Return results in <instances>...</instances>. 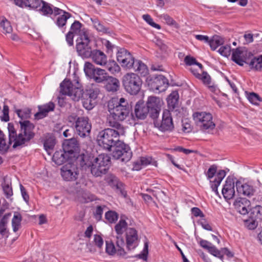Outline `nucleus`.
Returning <instances> with one entry per match:
<instances>
[{
  "label": "nucleus",
  "instance_id": "6",
  "mask_svg": "<svg viewBox=\"0 0 262 262\" xmlns=\"http://www.w3.org/2000/svg\"><path fill=\"white\" fill-rule=\"evenodd\" d=\"M193 117L196 125L202 131L209 133L214 129L215 124L212 121V116L210 113L205 112H195Z\"/></svg>",
  "mask_w": 262,
  "mask_h": 262
},
{
  "label": "nucleus",
  "instance_id": "57",
  "mask_svg": "<svg viewBox=\"0 0 262 262\" xmlns=\"http://www.w3.org/2000/svg\"><path fill=\"white\" fill-rule=\"evenodd\" d=\"M231 50V49L230 46L227 45L221 47L219 50V52L221 55L225 57H228L230 55Z\"/></svg>",
  "mask_w": 262,
  "mask_h": 262
},
{
  "label": "nucleus",
  "instance_id": "40",
  "mask_svg": "<svg viewBox=\"0 0 262 262\" xmlns=\"http://www.w3.org/2000/svg\"><path fill=\"white\" fill-rule=\"evenodd\" d=\"M250 217L252 219H261L262 218V206L256 205L250 210Z\"/></svg>",
  "mask_w": 262,
  "mask_h": 262
},
{
  "label": "nucleus",
  "instance_id": "11",
  "mask_svg": "<svg viewBox=\"0 0 262 262\" xmlns=\"http://www.w3.org/2000/svg\"><path fill=\"white\" fill-rule=\"evenodd\" d=\"M91 41L86 32H83L76 40V50L82 58H89L92 51Z\"/></svg>",
  "mask_w": 262,
  "mask_h": 262
},
{
  "label": "nucleus",
  "instance_id": "46",
  "mask_svg": "<svg viewBox=\"0 0 262 262\" xmlns=\"http://www.w3.org/2000/svg\"><path fill=\"white\" fill-rule=\"evenodd\" d=\"M247 98L249 102L254 105H258L259 102L262 101L261 98L254 92H246Z\"/></svg>",
  "mask_w": 262,
  "mask_h": 262
},
{
  "label": "nucleus",
  "instance_id": "34",
  "mask_svg": "<svg viewBox=\"0 0 262 262\" xmlns=\"http://www.w3.org/2000/svg\"><path fill=\"white\" fill-rule=\"evenodd\" d=\"M135 72L145 76L148 73V69L146 64L140 60H135L132 68Z\"/></svg>",
  "mask_w": 262,
  "mask_h": 262
},
{
  "label": "nucleus",
  "instance_id": "54",
  "mask_svg": "<svg viewBox=\"0 0 262 262\" xmlns=\"http://www.w3.org/2000/svg\"><path fill=\"white\" fill-rule=\"evenodd\" d=\"M98 94L96 91L93 89L86 90L85 92L82 90V96L88 97L92 100L95 101L97 98Z\"/></svg>",
  "mask_w": 262,
  "mask_h": 262
},
{
  "label": "nucleus",
  "instance_id": "9",
  "mask_svg": "<svg viewBox=\"0 0 262 262\" xmlns=\"http://www.w3.org/2000/svg\"><path fill=\"white\" fill-rule=\"evenodd\" d=\"M113 147H114V149L112 156L114 159L120 160L123 162L129 161L132 156V152L127 144L119 140Z\"/></svg>",
  "mask_w": 262,
  "mask_h": 262
},
{
  "label": "nucleus",
  "instance_id": "24",
  "mask_svg": "<svg viewBox=\"0 0 262 262\" xmlns=\"http://www.w3.org/2000/svg\"><path fill=\"white\" fill-rule=\"evenodd\" d=\"M234 180L233 178L228 177L222 189V194L226 200H230L235 194Z\"/></svg>",
  "mask_w": 262,
  "mask_h": 262
},
{
  "label": "nucleus",
  "instance_id": "3",
  "mask_svg": "<svg viewBox=\"0 0 262 262\" xmlns=\"http://www.w3.org/2000/svg\"><path fill=\"white\" fill-rule=\"evenodd\" d=\"M107 128L99 132L97 136L98 145L103 148L111 151L112 148L119 140L120 135L124 133V128Z\"/></svg>",
  "mask_w": 262,
  "mask_h": 262
},
{
  "label": "nucleus",
  "instance_id": "60",
  "mask_svg": "<svg viewBox=\"0 0 262 262\" xmlns=\"http://www.w3.org/2000/svg\"><path fill=\"white\" fill-rule=\"evenodd\" d=\"M256 220L251 219V220L246 221V225L250 230H253L256 228L258 225Z\"/></svg>",
  "mask_w": 262,
  "mask_h": 262
},
{
  "label": "nucleus",
  "instance_id": "14",
  "mask_svg": "<svg viewBox=\"0 0 262 262\" xmlns=\"http://www.w3.org/2000/svg\"><path fill=\"white\" fill-rule=\"evenodd\" d=\"M60 171L61 176L65 181H74L78 178V168L73 161L67 162L61 168Z\"/></svg>",
  "mask_w": 262,
  "mask_h": 262
},
{
  "label": "nucleus",
  "instance_id": "36",
  "mask_svg": "<svg viewBox=\"0 0 262 262\" xmlns=\"http://www.w3.org/2000/svg\"><path fill=\"white\" fill-rule=\"evenodd\" d=\"M15 113L18 117L20 118V121H28L27 119L31 117V109L29 108L18 109L15 111Z\"/></svg>",
  "mask_w": 262,
  "mask_h": 262
},
{
  "label": "nucleus",
  "instance_id": "49",
  "mask_svg": "<svg viewBox=\"0 0 262 262\" xmlns=\"http://www.w3.org/2000/svg\"><path fill=\"white\" fill-rule=\"evenodd\" d=\"M104 180L105 182L113 188H115L120 182L117 177L112 174L107 175L105 177Z\"/></svg>",
  "mask_w": 262,
  "mask_h": 262
},
{
  "label": "nucleus",
  "instance_id": "37",
  "mask_svg": "<svg viewBox=\"0 0 262 262\" xmlns=\"http://www.w3.org/2000/svg\"><path fill=\"white\" fill-rule=\"evenodd\" d=\"M104 66L113 74L119 73L121 70L120 66L114 60H110L108 61L106 60Z\"/></svg>",
  "mask_w": 262,
  "mask_h": 262
},
{
  "label": "nucleus",
  "instance_id": "19",
  "mask_svg": "<svg viewBox=\"0 0 262 262\" xmlns=\"http://www.w3.org/2000/svg\"><path fill=\"white\" fill-rule=\"evenodd\" d=\"M51 9L52 12L49 15L52 14H54L55 16L60 15L57 17L55 23L59 28H63L66 25L67 20L72 16L71 14L54 7L53 5H52Z\"/></svg>",
  "mask_w": 262,
  "mask_h": 262
},
{
  "label": "nucleus",
  "instance_id": "33",
  "mask_svg": "<svg viewBox=\"0 0 262 262\" xmlns=\"http://www.w3.org/2000/svg\"><path fill=\"white\" fill-rule=\"evenodd\" d=\"M226 176V172L224 170H220L217 172L213 181H211V188L212 190L216 194H219L217 191L218 186L220 185L222 181Z\"/></svg>",
  "mask_w": 262,
  "mask_h": 262
},
{
  "label": "nucleus",
  "instance_id": "62",
  "mask_svg": "<svg viewBox=\"0 0 262 262\" xmlns=\"http://www.w3.org/2000/svg\"><path fill=\"white\" fill-rule=\"evenodd\" d=\"M94 241L95 244L99 248H101L103 244V240L100 235H94Z\"/></svg>",
  "mask_w": 262,
  "mask_h": 262
},
{
  "label": "nucleus",
  "instance_id": "28",
  "mask_svg": "<svg viewBox=\"0 0 262 262\" xmlns=\"http://www.w3.org/2000/svg\"><path fill=\"white\" fill-rule=\"evenodd\" d=\"M93 162H94V157L93 156L84 154L79 155L75 160L76 165L79 164L83 169L85 170L87 168H89L91 167Z\"/></svg>",
  "mask_w": 262,
  "mask_h": 262
},
{
  "label": "nucleus",
  "instance_id": "38",
  "mask_svg": "<svg viewBox=\"0 0 262 262\" xmlns=\"http://www.w3.org/2000/svg\"><path fill=\"white\" fill-rule=\"evenodd\" d=\"M91 20L92 21L94 28L100 32L103 33H109V28L105 27L100 21L97 18H91Z\"/></svg>",
  "mask_w": 262,
  "mask_h": 262
},
{
  "label": "nucleus",
  "instance_id": "5",
  "mask_svg": "<svg viewBox=\"0 0 262 262\" xmlns=\"http://www.w3.org/2000/svg\"><path fill=\"white\" fill-rule=\"evenodd\" d=\"M122 84L125 91L132 95H136L140 91L142 80L134 73H127L122 77Z\"/></svg>",
  "mask_w": 262,
  "mask_h": 262
},
{
  "label": "nucleus",
  "instance_id": "39",
  "mask_svg": "<svg viewBox=\"0 0 262 262\" xmlns=\"http://www.w3.org/2000/svg\"><path fill=\"white\" fill-rule=\"evenodd\" d=\"M21 220V215L18 212L15 213L12 220V226L14 232H17L20 228Z\"/></svg>",
  "mask_w": 262,
  "mask_h": 262
},
{
  "label": "nucleus",
  "instance_id": "7",
  "mask_svg": "<svg viewBox=\"0 0 262 262\" xmlns=\"http://www.w3.org/2000/svg\"><path fill=\"white\" fill-rule=\"evenodd\" d=\"M60 93L70 96L74 101H78L82 96V89L77 82V86H74L72 82L65 79L60 84Z\"/></svg>",
  "mask_w": 262,
  "mask_h": 262
},
{
  "label": "nucleus",
  "instance_id": "51",
  "mask_svg": "<svg viewBox=\"0 0 262 262\" xmlns=\"http://www.w3.org/2000/svg\"><path fill=\"white\" fill-rule=\"evenodd\" d=\"M81 98H82L83 106L86 110H90L94 107L96 102L95 101L88 97H81Z\"/></svg>",
  "mask_w": 262,
  "mask_h": 262
},
{
  "label": "nucleus",
  "instance_id": "29",
  "mask_svg": "<svg viewBox=\"0 0 262 262\" xmlns=\"http://www.w3.org/2000/svg\"><path fill=\"white\" fill-rule=\"evenodd\" d=\"M89 58H91L96 64L101 66H104L107 59L106 55L102 51L97 49L92 50Z\"/></svg>",
  "mask_w": 262,
  "mask_h": 262
},
{
  "label": "nucleus",
  "instance_id": "12",
  "mask_svg": "<svg viewBox=\"0 0 262 262\" xmlns=\"http://www.w3.org/2000/svg\"><path fill=\"white\" fill-rule=\"evenodd\" d=\"M128 228L127 223L123 219H121L114 227L115 230L117 234L116 244L118 248V254L121 255V256H123L126 254V252L123 248L125 245V242L122 234L124 231H125V232H126Z\"/></svg>",
  "mask_w": 262,
  "mask_h": 262
},
{
  "label": "nucleus",
  "instance_id": "8",
  "mask_svg": "<svg viewBox=\"0 0 262 262\" xmlns=\"http://www.w3.org/2000/svg\"><path fill=\"white\" fill-rule=\"evenodd\" d=\"M84 71L87 76L93 79L97 83L104 82L108 76V74L105 70L95 68L92 63L89 62L85 63Z\"/></svg>",
  "mask_w": 262,
  "mask_h": 262
},
{
  "label": "nucleus",
  "instance_id": "4",
  "mask_svg": "<svg viewBox=\"0 0 262 262\" xmlns=\"http://www.w3.org/2000/svg\"><path fill=\"white\" fill-rule=\"evenodd\" d=\"M67 121L80 137L84 138L90 136L92 124L88 117H79L76 114H72L68 117Z\"/></svg>",
  "mask_w": 262,
  "mask_h": 262
},
{
  "label": "nucleus",
  "instance_id": "25",
  "mask_svg": "<svg viewBox=\"0 0 262 262\" xmlns=\"http://www.w3.org/2000/svg\"><path fill=\"white\" fill-rule=\"evenodd\" d=\"M251 203L246 198H239L234 202V206L236 210L243 215L247 214Z\"/></svg>",
  "mask_w": 262,
  "mask_h": 262
},
{
  "label": "nucleus",
  "instance_id": "13",
  "mask_svg": "<svg viewBox=\"0 0 262 262\" xmlns=\"http://www.w3.org/2000/svg\"><path fill=\"white\" fill-rule=\"evenodd\" d=\"M255 57L251 52L245 49L237 48L232 50L231 59L240 66H243L244 63L249 65L250 61Z\"/></svg>",
  "mask_w": 262,
  "mask_h": 262
},
{
  "label": "nucleus",
  "instance_id": "15",
  "mask_svg": "<svg viewBox=\"0 0 262 262\" xmlns=\"http://www.w3.org/2000/svg\"><path fill=\"white\" fill-rule=\"evenodd\" d=\"M52 5L42 0H28L27 7L38 11L45 16H49L52 11Z\"/></svg>",
  "mask_w": 262,
  "mask_h": 262
},
{
  "label": "nucleus",
  "instance_id": "17",
  "mask_svg": "<svg viewBox=\"0 0 262 262\" xmlns=\"http://www.w3.org/2000/svg\"><path fill=\"white\" fill-rule=\"evenodd\" d=\"M161 101L160 98L150 96L148 98L146 105L149 111V117L154 120L158 118L161 108Z\"/></svg>",
  "mask_w": 262,
  "mask_h": 262
},
{
  "label": "nucleus",
  "instance_id": "1",
  "mask_svg": "<svg viewBox=\"0 0 262 262\" xmlns=\"http://www.w3.org/2000/svg\"><path fill=\"white\" fill-rule=\"evenodd\" d=\"M19 124V133H17V128L12 123L8 124L9 140L7 142L6 136L0 129V151L7 152L10 146L13 143L12 147L14 149L22 148L27 146L35 135L34 132V124L30 121L18 122Z\"/></svg>",
  "mask_w": 262,
  "mask_h": 262
},
{
  "label": "nucleus",
  "instance_id": "20",
  "mask_svg": "<svg viewBox=\"0 0 262 262\" xmlns=\"http://www.w3.org/2000/svg\"><path fill=\"white\" fill-rule=\"evenodd\" d=\"M126 245L128 250L135 249L139 242L137 231L134 228H128L125 232Z\"/></svg>",
  "mask_w": 262,
  "mask_h": 262
},
{
  "label": "nucleus",
  "instance_id": "48",
  "mask_svg": "<svg viewBox=\"0 0 262 262\" xmlns=\"http://www.w3.org/2000/svg\"><path fill=\"white\" fill-rule=\"evenodd\" d=\"M117 247H118L117 246ZM118 249V248H116L112 241H106L105 251L108 255H114L115 253H117L119 255ZM119 256L120 255H119Z\"/></svg>",
  "mask_w": 262,
  "mask_h": 262
},
{
  "label": "nucleus",
  "instance_id": "56",
  "mask_svg": "<svg viewBox=\"0 0 262 262\" xmlns=\"http://www.w3.org/2000/svg\"><path fill=\"white\" fill-rule=\"evenodd\" d=\"M114 188H115L117 192L119 193L123 198H125L127 197V192L125 190V186L122 182L120 181Z\"/></svg>",
  "mask_w": 262,
  "mask_h": 262
},
{
  "label": "nucleus",
  "instance_id": "53",
  "mask_svg": "<svg viewBox=\"0 0 262 262\" xmlns=\"http://www.w3.org/2000/svg\"><path fill=\"white\" fill-rule=\"evenodd\" d=\"M95 200V196L89 192H83L81 194L80 201L83 203L92 202Z\"/></svg>",
  "mask_w": 262,
  "mask_h": 262
},
{
  "label": "nucleus",
  "instance_id": "63",
  "mask_svg": "<svg viewBox=\"0 0 262 262\" xmlns=\"http://www.w3.org/2000/svg\"><path fill=\"white\" fill-rule=\"evenodd\" d=\"M191 213L195 217H204V214L201 209L198 207H193L191 208Z\"/></svg>",
  "mask_w": 262,
  "mask_h": 262
},
{
  "label": "nucleus",
  "instance_id": "52",
  "mask_svg": "<svg viewBox=\"0 0 262 262\" xmlns=\"http://www.w3.org/2000/svg\"><path fill=\"white\" fill-rule=\"evenodd\" d=\"M148 253V242L147 241L144 242V248L141 253L136 255L134 257H137L139 259H142L144 260H146L147 258V255Z\"/></svg>",
  "mask_w": 262,
  "mask_h": 262
},
{
  "label": "nucleus",
  "instance_id": "35",
  "mask_svg": "<svg viewBox=\"0 0 262 262\" xmlns=\"http://www.w3.org/2000/svg\"><path fill=\"white\" fill-rule=\"evenodd\" d=\"M55 139L52 136H49L46 137L43 142L45 149L48 154H50V151L52 150L55 145Z\"/></svg>",
  "mask_w": 262,
  "mask_h": 262
},
{
  "label": "nucleus",
  "instance_id": "42",
  "mask_svg": "<svg viewBox=\"0 0 262 262\" xmlns=\"http://www.w3.org/2000/svg\"><path fill=\"white\" fill-rule=\"evenodd\" d=\"M249 67L252 70L260 71L262 69V55L252 59L249 63Z\"/></svg>",
  "mask_w": 262,
  "mask_h": 262
},
{
  "label": "nucleus",
  "instance_id": "16",
  "mask_svg": "<svg viewBox=\"0 0 262 262\" xmlns=\"http://www.w3.org/2000/svg\"><path fill=\"white\" fill-rule=\"evenodd\" d=\"M117 61L122 67L131 69L134 66L135 58L131 53L124 48H120L117 52Z\"/></svg>",
  "mask_w": 262,
  "mask_h": 262
},
{
  "label": "nucleus",
  "instance_id": "61",
  "mask_svg": "<svg viewBox=\"0 0 262 262\" xmlns=\"http://www.w3.org/2000/svg\"><path fill=\"white\" fill-rule=\"evenodd\" d=\"M154 42L156 45L161 50L166 51L167 49V46L163 42V41L160 38H155Z\"/></svg>",
  "mask_w": 262,
  "mask_h": 262
},
{
  "label": "nucleus",
  "instance_id": "27",
  "mask_svg": "<svg viewBox=\"0 0 262 262\" xmlns=\"http://www.w3.org/2000/svg\"><path fill=\"white\" fill-rule=\"evenodd\" d=\"M38 112L34 115L35 119L39 120L42 119L48 115L49 112L53 111L55 108V104L52 102L42 105H38Z\"/></svg>",
  "mask_w": 262,
  "mask_h": 262
},
{
  "label": "nucleus",
  "instance_id": "26",
  "mask_svg": "<svg viewBox=\"0 0 262 262\" xmlns=\"http://www.w3.org/2000/svg\"><path fill=\"white\" fill-rule=\"evenodd\" d=\"M52 160L58 165H61L64 163L73 161L74 159L69 156L63 149L56 151L53 155Z\"/></svg>",
  "mask_w": 262,
  "mask_h": 262
},
{
  "label": "nucleus",
  "instance_id": "31",
  "mask_svg": "<svg viewBox=\"0 0 262 262\" xmlns=\"http://www.w3.org/2000/svg\"><path fill=\"white\" fill-rule=\"evenodd\" d=\"M179 95L177 91H173L167 98V104L169 109L176 112L178 111Z\"/></svg>",
  "mask_w": 262,
  "mask_h": 262
},
{
  "label": "nucleus",
  "instance_id": "43",
  "mask_svg": "<svg viewBox=\"0 0 262 262\" xmlns=\"http://www.w3.org/2000/svg\"><path fill=\"white\" fill-rule=\"evenodd\" d=\"M82 27V24L80 23L78 20H75L74 22L72 24L70 27V31L73 34L75 35H79L80 36V35L82 34L83 32H86L84 31L83 30H81V28Z\"/></svg>",
  "mask_w": 262,
  "mask_h": 262
},
{
  "label": "nucleus",
  "instance_id": "47",
  "mask_svg": "<svg viewBox=\"0 0 262 262\" xmlns=\"http://www.w3.org/2000/svg\"><path fill=\"white\" fill-rule=\"evenodd\" d=\"M119 214L115 211L109 210L105 214V218L110 223H115L118 220Z\"/></svg>",
  "mask_w": 262,
  "mask_h": 262
},
{
  "label": "nucleus",
  "instance_id": "2",
  "mask_svg": "<svg viewBox=\"0 0 262 262\" xmlns=\"http://www.w3.org/2000/svg\"><path fill=\"white\" fill-rule=\"evenodd\" d=\"M131 109V106L125 98H112L107 103V110L110 113L106 119L108 125L118 128L124 127L119 121H122L128 117Z\"/></svg>",
  "mask_w": 262,
  "mask_h": 262
},
{
  "label": "nucleus",
  "instance_id": "41",
  "mask_svg": "<svg viewBox=\"0 0 262 262\" xmlns=\"http://www.w3.org/2000/svg\"><path fill=\"white\" fill-rule=\"evenodd\" d=\"M101 166L98 164V163L95 161L93 162V163L90 167L91 173L96 177H100L102 174H105L107 171H101Z\"/></svg>",
  "mask_w": 262,
  "mask_h": 262
},
{
  "label": "nucleus",
  "instance_id": "23",
  "mask_svg": "<svg viewBox=\"0 0 262 262\" xmlns=\"http://www.w3.org/2000/svg\"><path fill=\"white\" fill-rule=\"evenodd\" d=\"M236 191L238 193L248 197L253 196L256 190L252 185L249 183H242L240 181L237 180L235 183Z\"/></svg>",
  "mask_w": 262,
  "mask_h": 262
},
{
  "label": "nucleus",
  "instance_id": "58",
  "mask_svg": "<svg viewBox=\"0 0 262 262\" xmlns=\"http://www.w3.org/2000/svg\"><path fill=\"white\" fill-rule=\"evenodd\" d=\"M4 192L7 199L10 198L13 195V191L11 186L8 183H5L2 185Z\"/></svg>",
  "mask_w": 262,
  "mask_h": 262
},
{
  "label": "nucleus",
  "instance_id": "32",
  "mask_svg": "<svg viewBox=\"0 0 262 262\" xmlns=\"http://www.w3.org/2000/svg\"><path fill=\"white\" fill-rule=\"evenodd\" d=\"M94 161L101 166V171H107L108 165L111 164V158L107 154H100L94 158Z\"/></svg>",
  "mask_w": 262,
  "mask_h": 262
},
{
  "label": "nucleus",
  "instance_id": "50",
  "mask_svg": "<svg viewBox=\"0 0 262 262\" xmlns=\"http://www.w3.org/2000/svg\"><path fill=\"white\" fill-rule=\"evenodd\" d=\"M198 79L202 80L204 84L208 85L210 89H212L214 88L212 86L210 85L211 82V77L207 72L203 71Z\"/></svg>",
  "mask_w": 262,
  "mask_h": 262
},
{
  "label": "nucleus",
  "instance_id": "55",
  "mask_svg": "<svg viewBox=\"0 0 262 262\" xmlns=\"http://www.w3.org/2000/svg\"><path fill=\"white\" fill-rule=\"evenodd\" d=\"M217 166L215 165H211L206 173V176L207 179L210 180V183H211V181H212L211 179L215 176V174L217 172Z\"/></svg>",
  "mask_w": 262,
  "mask_h": 262
},
{
  "label": "nucleus",
  "instance_id": "44",
  "mask_svg": "<svg viewBox=\"0 0 262 262\" xmlns=\"http://www.w3.org/2000/svg\"><path fill=\"white\" fill-rule=\"evenodd\" d=\"M0 26L3 28L4 33H11L12 32L13 29L10 21L4 17L0 18Z\"/></svg>",
  "mask_w": 262,
  "mask_h": 262
},
{
  "label": "nucleus",
  "instance_id": "18",
  "mask_svg": "<svg viewBox=\"0 0 262 262\" xmlns=\"http://www.w3.org/2000/svg\"><path fill=\"white\" fill-rule=\"evenodd\" d=\"M154 124L162 132L171 131L174 128V125L170 111L166 110L163 111L161 121L159 122L155 120Z\"/></svg>",
  "mask_w": 262,
  "mask_h": 262
},
{
  "label": "nucleus",
  "instance_id": "59",
  "mask_svg": "<svg viewBox=\"0 0 262 262\" xmlns=\"http://www.w3.org/2000/svg\"><path fill=\"white\" fill-rule=\"evenodd\" d=\"M208 252L217 257L223 259L224 258L223 254H222L221 251L218 250L215 246H212L208 250Z\"/></svg>",
  "mask_w": 262,
  "mask_h": 262
},
{
  "label": "nucleus",
  "instance_id": "45",
  "mask_svg": "<svg viewBox=\"0 0 262 262\" xmlns=\"http://www.w3.org/2000/svg\"><path fill=\"white\" fill-rule=\"evenodd\" d=\"M224 43V39L219 36H214L213 38L209 40V45L212 50H215L216 48L221 46Z\"/></svg>",
  "mask_w": 262,
  "mask_h": 262
},
{
  "label": "nucleus",
  "instance_id": "10",
  "mask_svg": "<svg viewBox=\"0 0 262 262\" xmlns=\"http://www.w3.org/2000/svg\"><path fill=\"white\" fill-rule=\"evenodd\" d=\"M149 89L155 92L165 91L169 85L168 79L162 75H153L146 79Z\"/></svg>",
  "mask_w": 262,
  "mask_h": 262
},
{
  "label": "nucleus",
  "instance_id": "22",
  "mask_svg": "<svg viewBox=\"0 0 262 262\" xmlns=\"http://www.w3.org/2000/svg\"><path fill=\"white\" fill-rule=\"evenodd\" d=\"M62 148L70 157L74 159L76 157V152L79 148L78 141L75 138L66 139L62 143Z\"/></svg>",
  "mask_w": 262,
  "mask_h": 262
},
{
  "label": "nucleus",
  "instance_id": "21",
  "mask_svg": "<svg viewBox=\"0 0 262 262\" xmlns=\"http://www.w3.org/2000/svg\"><path fill=\"white\" fill-rule=\"evenodd\" d=\"M148 110L144 101L142 100H140L135 105L134 113H132L131 115L134 120L136 118L138 120H144L148 115L149 116V111Z\"/></svg>",
  "mask_w": 262,
  "mask_h": 262
},
{
  "label": "nucleus",
  "instance_id": "30",
  "mask_svg": "<svg viewBox=\"0 0 262 262\" xmlns=\"http://www.w3.org/2000/svg\"><path fill=\"white\" fill-rule=\"evenodd\" d=\"M104 82V88L107 92H116L119 90L120 81L117 78L108 75Z\"/></svg>",
  "mask_w": 262,
  "mask_h": 262
},
{
  "label": "nucleus",
  "instance_id": "64",
  "mask_svg": "<svg viewBox=\"0 0 262 262\" xmlns=\"http://www.w3.org/2000/svg\"><path fill=\"white\" fill-rule=\"evenodd\" d=\"M103 214V207L101 206H98L96 207L95 212H94V216L96 219L100 220L102 217Z\"/></svg>",
  "mask_w": 262,
  "mask_h": 262
}]
</instances>
